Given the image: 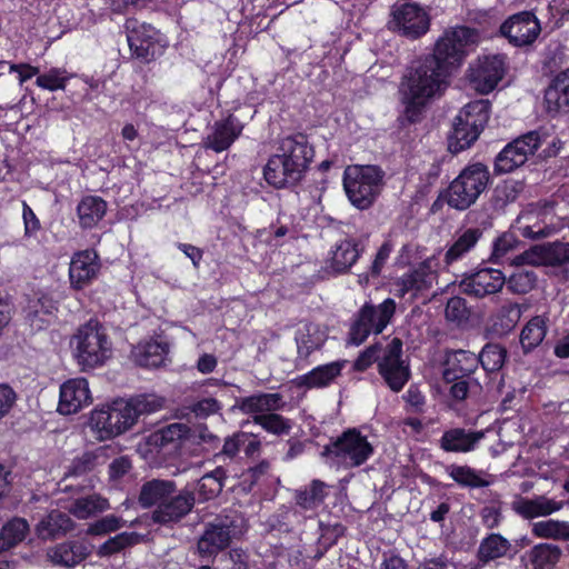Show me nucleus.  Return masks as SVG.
<instances>
[{
    "label": "nucleus",
    "mask_w": 569,
    "mask_h": 569,
    "mask_svg": "<svg viewBox=\"0 0 569 569\" xmlns=\"http://www.w3.org/2000/svg\"><path fill=\"white\" fill-rule=\"evenodd\" d=\"M478 41L479 34L473 29H450L437 41L433 54L408 71L399 88L402 117L408 122H417L426 107L442 94L451 70L461 64L468 49Z\"/></svg>",
    "instance_id": "f257e3e1"
},
{
    "label": "nucleus",
    "mask_w": 569,
    "mask_h": 569,
    "mask_svg": "<svg viewBox=\"0 0 569 569\" xmlns=\"http://www.w3.org/2000/svg\"><path fill=\"white\" fill-rule=\"evenodd\" d=\"M162 406L163 399L156 396L116 400L111 405L93 409L89 416L88 428L97 440H109L131 429L141 416L156 412Z\"/></svg>",
    "instance_id": "f03ea898"
},
{
    "label": "nucleus",
    "mask_w": 569,
    "mask_h": 569,
    "mask_svg": "<svg viewBox=\"0 0 569 569\" xmlns=\"http://www.w3.org/2000/svg\"><path fill=\"white\" fill-rule=\"evenodd\" d=\"M312 157V147L305 136L286 137L279 141L263 168L264 180L279 189L295 186L305 176Z\"/></svg>",
    "instance_id": "7ed1b4c3"
},
{
    "label": "nucleus",
    "mask_w": 569,
    "mask_h": 569,
    "mask_svg": "<svg viewBox=\"0 0 569 569\" xmlns=\"http://www.w3.org/2000/svg\"><path fill=\"white\" fill-rule=\"evenodd\" d=\"M71 355L81 371L102 367L112 356V343L98 322L79 327L70 339Z\"/></svg>",
    "instance_id": "20e7f679"
},
{
    "label": "nucleus",
    "mask_w": 569,
    "mask_h": 569,
    "mask_svg": "<svg viewBox=\"0 0 569 569\" xmlns=\"http://www.w3.org/2000/svg\"><path fill=\"white\" fill-rule=\"evenodd\" d=\"M385 172L376 166H348L343 188L349 201L358 209L369 208L379 196Z\"/></svg>",
    "instance_id": "39448f33"
},
{
    "label": "nucleus",
    "mask_w": 569,
    "mask_h": 569,
    "mask_svg": "<svg viewBox=\"0 0 569 569\" xmlns=\"http://www.w3.org/2000/svg\"><path fill=\"white\" fill-rule=\"evenodd\" d=\"M375 452L372 443L367 436L358 429L351 428L341 433L323 450L328 462L345 469L360 467L366 463Z\"/></svg>",
    "instance_id": "423d86ee"
},
{
    "label": "nucleus",
    "mask_w": 569,
    "mask_h": 569,
    "mask_svg": "<svg viewBox=\"0 0 569 569\" xmlns=\"http://www.w3.org/2000/svg\"><path fill=\"white\" fill-rule=\"evenodd\" d=\"M489 179L490 172L485 164L476 162L467 166L448 188V204L457 210L468 209L487 189Z\"/></svg>",
    "instance_id": "0eeeda50"
},
{
    "label": "nucleus",
    "mask_w": 569,
    "mask_h": 569,
    "mask_svg": "<svg viewBox=\"0 0 569 569\" xmlns=\"http://www.w3.org/2000/svg\"><path fill=\"white\" fill-rule=\"evenodd\" d=\"M126 30L132 54L143 62H149L161 56L168 46L164 36L149 23L128 19Z\"/></svg>",
    "instance_id": "6e6552de"
},
{
    "label": "nucleus",
    "mask_w": 569,
    "mask_h": 569,
    "mask_svg": "<svg viewBox=\"0 0 569 569\" xmlns=\"http://www.w3.org/2000/svg\"><path fill=\"white\" fill-rule=\"evenodd\" d=\"M396 311V302L388 298L378 306L365 305L350 330V341L359 346L370 333H380L389 325Z\"/></svg>",
    "instance_id": "1a4fd4ad"
},
{
    "label": "nucleus",
    "mask_w": 569,
    "mask_h": 569,
    "mask_svg": "<svg viewBox=\"0 0 569 569\" xmlns=\"http://www.w3.org/2000/svg\"><path fill=\"white\" fill-rule=\"evenodd\" d=\"M379 373L387 386L399 392L410 378L409 363L402 355V341L392 338L383 342L382 353L379 358Z\"/></svg>",
    "instance_id": "9d476101"
},
{
    "label": "nucleus",
    "mask_w": 569,
    "mask_h": 569,
    "mask_svg": "<svg viewBox=\"0 0 569 569\" xmlns=\"http://www.w3.org/2000/svg\"><path fill=\"white\" fill-rule=\"evenodd\" d=\"M438 266V260L435 257L423 260L412 270L397 278L392 283L391 291L399 298L408 297V300L413 301L432 287L437 278Z\"/></svg>",
    "instance_id": "9b49d317"
},
{
    "label": "nucleus",
    "mask_w": 569,
    "mask_h": 569,
    "mask_svg": "<svg viewBox=\"0 0 569 569\" xmlns=\"http://www.w3.org/2000/svg\"><path fill=\"white\" fill-rule=\"evenodd\" d=\"M507 69L508 62L505 54H485L470 66L469 79L478 92L489 93L502 80Z\"/></svg>",
    "instance_id": "f8f14e48"
},
{
    "label": "nucleus",
    "mask_w": 569,
    "mask_h": 569,
    "mask_svg": "<svg viewBox=\"0 0 569 569\" xmlns=\"http://www.w3.org/2000/svg\"><path fill=\"white\" fill-rule=\"evenodd\" d=\"M430 19L418 3L396 4L391 11L389 27L409 38H419L429 30Z\"/></svg>",
    "instance_id": "ddd939ff"
},
{
    "label": "nucleus",
    "mask_w": 569,
    "mask_h": 569,
    "mask_svg": "<svg viewBox=\"0 0 569 569\" xmlns=\"http://www.w3.org/2000/svg\"><path fill=\"white\" fill-rule=\"evenodd\" d=\"M541 144L538 132L531 131L507 144L497 156L495 169L498 173H508L522 166L528 157Z\"/></svg>",
    "instance_id": "4468645a"
},
{
    "label": "nucleus",
    "mask_w": 569,
    "mask_h": 569,
    "mask_svg": "<svg viewBox=\"0 0 569 569\" xmlns=\"http://www.w3.org/2000/svg\"><path fill=\"white\" fill-rule=\"evenodd\" d=\"M500 32L516 47L533 43L541 32L537 17L530 11L518 12L509 17L500 27Z\"/></svg>",
    "instance_id": "2eb2a0df"
},
{
    "label": "nucleus",
    "mask_w": 569,
    "mask_h": 569,
    "mask_svg": "<svg viewBox=\"0 0 569 569\" xmlns=\"http://www.w3.org/2000/svg\"><path fill=\"white\" fill-rule=\"evenodd\" d=\"M92 401L88 380L82 377L71 378L60 386L57 411L63 416L76 415Z\"/></svg>",
    "instance_id": "dca6fc26"
},
{
    "label": "nucleus",
    "mask_w": 569,
    "mask_h": 569,
    "mask_svg": "<svg viewBox=\"0 0 569 569\" xmlns=\"http://www.w3.org/2000/svg\"><path fill=\"white\" fill-rule=\"evenodd\" d=\"M237 535L233 522L228 517H220L207 526L198 541V552L202 558H210L226 548Z\"/></svg>",
    "instance_id": "f3484780"
},
{
    "label": "nucleus",
    "mask_w": 569,
    "mask_h": 569,
    "mask_svg": "<svg viewBox=\"0 0 569 569\" xmlns=\"http://www.w3.org/2000/svg\"><path fill=\"white\" fill-rule=\"evenodd\" d=\"M506 283V277L499 269L482 268L466 276L461 282V291L476 298L499 292Z\"/></svg>",
    "instance_id": "a211bd4d"
},
{
    "label": "nucleus",
    "mask_w": 569,
    "mask_h": 569,
    "mask_svg": "<svg viewBox=\"0 0 569 569\" xmlns=\"http://www.w3.org/2000/svg\"><path fill=\"white\" fill-rule=\"evenodd\" d=\"M99 257L93 250L76 252L69 266V280L72 289L81 290L89 286L99 274Z\"/></svg>",
    "instance_id": "6ab92c4d"
},
{
    "label": "nucleus",
    "mask_w": 569,
    "mask_h": 569,
    "mask_svg": "<svg viewBox=\"0 0 569 569\" xmlns=\"http://www.w3.org/2000/svg\"><path fill=\"white\" fill-rule=\"evenodd\" d=\"M517 264H562L569 262V243L552 242L531 247L515 260Z\"/></svg>",
    "instance_id": "aec40b11"
},
{
    "label": "nucleus",
    "mask_w": 569,
    "mask_h": 569,
    "mask_svg": "<svg viewBox=\"0 0 569 569\" xmlns=\"http://www.w3.org/2000/svg\"><path fill=\"white\" fill-rule=\"evenodd\" d=\"M166 500L153 510L152 520L154 522L162 525L177 522L191 510L194 503V497L190 492L177 493L176 489Z\"/></svg>",
    "instance_id": "412c9836"
},
{
    "label": "nucleus",
    "mask_w": 569,
    "mask_h": 569,
    "mask_svg": "<svg viewBox=\"0 0 569 569\" xmlns=\"http://www.w3.org/2000/svg\"><path fill=\"white\" fill-rule=\"evenodd\" d=\"M242 129V123L233 116L216 121L211 132L204 139V147L216 152H222L238 139Z\"/></svg>",
    "instance_id": "4be33fe9"
},
{
    "label": "nucleus",
    "mask_w": 569,
    "mask_h": 569,
    "mask_svg": "<svg viewBox=\"0 0 569 569\" xmlns=\"http://www.w3.org/2000/svg\"><path fill=\"white\" fill-rule=\"evenodd\" d=\"M169 353V345L162 339H148L133 347V361L144 368H158L164 365Z\"/></svg>",
    "instance_id": "5701e85b"
},
{
    "label": "nucleus",
    "mask_w": 569,
    "mask_h": 569,
    "mask_svg": "<svg viewBox=\"0 0 569 569\" xmlns=\"http://www.w3.org/2000/svg\"><path fill=\"white\" fill-rule=\"evenodd\" d=\"M363 248L355 238H346L338 241L329 253V268L337 273H345L359 259Z\"/></svg>",
    "instance_id": "b1692460"
},
{
    "label": "nucleus",
    "mask_w": 569,
    "mask_h": 569,
    "mask_svg": "<svg viewBox=\"0 0 569 569\" xmlns=\"http://www.w3.org/2000/svg\"><path fill=\"white\" fill-rule=\"evenodd\" d=\"M563 503L546 496L533 498L517 497L512 501V510L525 519L547 517L559 511Z\"/></svg>",
    "instance_id": "393cba45"
},
{
    "label": "nucleus",
    "mask_w": 569,
    "mask_h": 569,
    "mask_svg": "<svg viewBox=\"0 0 569 569\" xmlns=\"http://www.w3.org/2000/svg\"><path fill=\"white\" fill-rule=\"evenodd\" d=\"M483 437V431H467L462 428H453L442 435L440 447L448 452H470L476 449Z\"/></svg>",
    "instance_id": "a878e982"
},
{
    "label": "nucleus",
    "mask_w": 569,
    "mask_h": 569,
    "mask_svg": "<svg viewBox=\"0 0 569 569\" xmlns=\"http://www.w3.org/2000/svg\"><path fill=\"white\" fill-rule=\"evenodd\" d=\"M489 102L476 100L465 106L457 117L459 121L472 128L469 133V141H476L489 119Z\"/></svg>",
    "instance_id": "bb28decb"
},
{
    "label": "nucleus",
    "mask_w": 569,
    "mask_h": 569,
    "mask_svg": "<svg viewBox=\"0 0 569 569\" xmlns=\"http://www.w3.org/2000/svg\"><path fill=\"white\" fill-rule=\"evenodd\" d=\"M74 523L71 518L59 511L51 510L36 526V533L40 539H56L72 530Z\"/></svg>",
    "instance_id": "cd10ccee"
},
{
    "label": "nucleus",
    "mask_w": 569,
    "mask_h": 569,
    "mask_svg": "<svg viewBox=\"0 0 569 569\" xmlns=\"http://www.w3.org/2000/svg\"><path fill=\"white\" fill-rule=\"evenodd\" d=\"M545 101L549 112H561L569 109V68L553 79L546 90Z\"/></svg>",
    "instance_id": "c85d7f7f"
},
{
    "label": "nucleus",
    "mask_w": 569,
    "mask_h": 569,
    "mask_svg": "<svg viewBox=\"0 0 569 569\" xmlns=\"http://www.w3.org/2000/svg\"><path fill=\"white\" fill-rule=\"evenodd\" d=\"M478 367V357L469 351L458 350L451 353L446 362L443 378L448 382L471 375Z\"/></svg>",
    "instance_id": "c756f323"
},
{
    "label": "nucleus",
    "mask_w": 569,
    "mask_h": 569,
    "mask_svg": "<svg viewBox=\"0 0 569 569\" xmlns=\"http://www.w3.org/2000/svg\"><path fill=\"white\" fill-rule=\"evenodd\" d=\"M327 339V332L316 323H303L296 332L297 350L300 358H307L319 349Z\"/></svg>",
    "instance_id": "7c9ffc66"
},
{
    "label": "nucleus",
    "mask_w": 569,
    "mask_h": 569,
    "mask_svg": "<svg viewBox=\"0 0 569 569\" xmlns=\"http://www.w3.org/2000/svg\"><path fill=\"white\" fill-rule=\"evenodd\" d=\"M88 556V549L80 542H66L48 550V558L53 566L74 567Z\"/></svg>",
    "instance_id": "2f4dec72"
},
{
    "label": "nucleus",
    "mask_w": 569,
    "mask_h": 569,
    "mask_svg": "<svg viewBox=\"0 0 569 569\" xmlns=\"http://www.w3.org/2000/svg\"><path fill=\"white\" fill-rule=\"evenodd\" d=\"M107 202L97 196H87L77 207V213L82 228H93L104 217Z\"/></svg>",
    "instance_id": "473e14b6"
},
{
    "label": "nucleus",
    "mask_w": 569,
    "mask_h": 569,
    "mask_svg": "<svg viewBox=\"0 0 569 569\" xmlns=\"http://www.w3.org/2000/svg\"><path fill=\"white\" fill-rule=\"evenodd\" d=\"M345 362L335 361L319 366L310 372L298 378L300 386L308 388H322L331 383L341 372Z\"/></svg>",
    "instance_id": "72a5a7b5"
},
{
    "label": "nucleus",
    "mask_w": 569,
    "mask_h": 569,
    "mask_svg": "<svg viewBox=\"0 0 569 569\" xmlns=\"http://www.w3.org/2000/svg\"><path fill=\"white\" fill-rule=\"evenodd\" d=\"M56 310V302L48 296H41L29 302L27 318L32 328L41 330L51 322Z\"/></svg>",
    "instance_id": "f704fd0d"
},
{
    "label": "nucleus",
    "mask_w": 569,
    "mask_h": 569,
    "mask_svg": "<svg viewBox=\"0 0 569 569\" xmlns=\"http://www.w3.org/2000/svg\"><path fill=\"white\" fill-rule=\"evenodd\" d=\"M326 488L327 486L322 481L313 480L309 488L297 492V506L306 513L305 517H312L322 505L327 496Z\"/></svg>",
    "instance_id": "c9c22d12"
},
{
    "label": "nucleus",
    "mask_w": 569,
    "mask_h": 569,
    "mask_svg": "<svg viewBox=\"0 0 569 569\" xmlns=\"http://www.w3.org/2000/svg\"><path fill=\"white\" fill-rule=\"evenodd\" d=\"M280 397L277 393H260L243 398L239 403V409L248 415H268L279 409Z\"/></svg>",
    "instance_id": "e433bc0d"
},
{
    "label": "nucleus",
    "mask_w": 569,
    "mask_h": 569,
    "mask_svg": "<svg viewBox=\"0 0 569 569\" xmlns=\"http://www.w3.org/2000/svg\"><path fill=\"white\" fill-rule=\"evenodd\" d=\"M174 485L166 480H152L143 485L139 501L148 508L154 506L156 508L167 501L166 499L173 493Z\"/></svg>",
    "instance_id": "4c0bfd02"
},
{
    "label": "nucleus",
    "mask_w": 569,
    "mask_h": 569,
    "mask_svg": "<svg viewBox=\"0 0 569 569\" xmlns=\"http://www.w3.org/2000/svg\"><path fill=\"white\" fill-rule=\"evenodd\" d=\"M446 471L452 480L463 487L481 488L491 483L486 472L477 471L469 466L450 465Z\"/></svg>",
    "instance_id": "58836bf2"
},
{
    "label": "nucleus",
    "mask_w": 569,
    "mask_h": 569,
    "mask_svg": "<svg viewBox=\"0 0 569 569\" xmlns=\"http://www.w3.org/2000/svg\"><path fill=\"white\" fill-rule=\"evenodd\" d=\"M547 325L548 318L545 316H536L527 322L520 335V343L526 352L531 351L543 341Z\"/></svg>",
    "instance_id": "ea45409f"
},
{
    "label": "nucleus",
    "mask_w": 569,
    "mask_h": 569,
    "mask_svg": "<svg viewBox=\"0 0 569 569\" xmlns=\"http://www.w3.org/2000/svg\"><path fill=\"white\" fill-rule=\"evenodd\" d=\"M29 523L23 518H12L3 525L0 532V552L8 550L26 539Z\"/></svg>",
    "instance_id": "a19ab883"
},
{
    "label": "nucleus",
    "mask_w": 569,
    "mask_h": 569,
    "mask_svg": "<svg viewBox=\"0 0 569 569\" xmlns=\"http://www.w3.org/2000/svg\"><path fill=\"white\" fill-rule=\"evenodd\" d=\"M71 515L78 519H87L97 512L109 509V502L99 495H92L86 498H79L64 507Z\"/></svg>",
    "instance_id": "79ce46f5"
},
{
    "label": "nucleus",
    "mask_w": 569,
    "mask_h": 569,
    "mask_svg": "<svg viewBox=\"0 0 569 569\" xmlns=\"http://www.w3.org/2000/svg\"><path fill=\"white\" fill-rule=\"evenodd\" d=\"M481 232L478 229H468L460 234L445 254L447 264H451L465 257L478 242Z\"/></svg>",
    "instance_id": "37998d69"
},
{
    "label": "nucleus",
    "mask_w": 569,
    "mask_h": 569,
    "mask_svg": "<svg viewBox=\"0 0 569 569\" xmlns=\"http://www.w3.org/2000/svg\"><path fill=\"white\" fill-rule=\"evenodd\" d=\"M531 532L538 538L569 540V522L559 520H542L532 523Z\"/></svg>",
    "instance_id": "c03bdc74"
},
{
    "label": "nucleus",
    "mask_w": 569,
    "mask_h": 569,
    "mask_svg": "<svg viewBox=\"0 0 569 569\" xmlns=\"http://www.w3.org/2000/svg\"><path fill=\"white\" fill-rule=\"evenodd\" d=\"M189 427L181 422L170 423L151 436L152 442L160 447L173 445L177 447L189 435Z\"/></svg>",
    "instance_id": "a18cd8bd"
},
{
    "label": "nucleus",
    "mask_w": 569,
    "mask_h": 569,
    "mask_svg": "<svg viewBox=\"0 0 569 569\" xmlns=\"http://www.w3.org/2000/svg\"><path fill=\"white\" fill-rule=\"evenodd\" d=\"M510 543L500 535L492 533L482 540L479 547V559L485 563L503 557L509 550Z\"/></svg>",
    "instance_id": "49530a36"
},
{
    "label": "nucleus",
    "mask_w": 569,
    "mask_h": 569,
    "mask_svg": "<svg viewBox=\"0 0 569 569\" xmlns=\"http://www.w3.org/2000/svg\"><path fill=\"white\" fill-rule=\"evenodd\" d=\"M224 470L216 468L213 471L201 477L197 485V493L201 500H210L214 498L222 489V479Z\"/></svg>",
    "instance_id": "de8ad7c7"
},
{
    "label": "nucleus",
    "mask_w": 569,
    "mask_h": 569,
    "mask_svg": "<svg viewBox=\"0 0 569 569\" xmlns=\"http://www.w3.org/2000/svg\"><path fill=\"white\" fill-rule=\"evenodd\" d=\"M560 557V550L557 546L540 543L533 547L529 552V558L535 569L555 566Z\"/></svg>",
    "instance_id": "09e8293b"
},
{
    "label": "nucleus",
    "mask_w": 569,
    "mask_h": 569,
    "mask_svg": "<svg viewBox=\"0 0 569 569\" xmlns=\"http://www.w3.org/2000/svg\"><path fill=\"white\" fill-rule=\"evenodd\" d=\"M71 78L72 74L66 69L51 68L47 72L37 77L36 84L39 88L49 91L63 90Z\"/></svg>",
    "instance_id": "8fccbe9b"
},
{
    "label": "nucleus",
    "mask_w": 569,
    "mask_h": 569,
    "mask_svg": "<svg viewBox=\"0 0 569 569\" xmlns=\"http://www.w3.org/2000/svg\"><path fill=\"white\" fill-rule=\"evenodd\" d=\"M539 216V212L533 209L523 211L518 217L517 230L526 238L546 237L548 232H546L545 227L537 222Z\"/></svg>",
    "instance_id": "3c124183"
},
{
    "label": "nucleus",
    "mask_w": 569,
    "mask_h": 569,
    "mask_svg": "<svg viewBox=\"0 0 569 569\" xmlns=\"http://www.w3.org/2000/svg\"><path fill=\"white\" fill-rule=\"evenodd\" d=\"M522 315L520 305L508 303L502 306L497 313L495 327L500 333H507L519 322Z\"/></svg>",
    "instance_id": "603ef678"
},
{
    "label": "nucleus",
    "mask_w": 569,
    "mask_h": 569,
    "mask_svg": "<svg viewBox=\"0 0 569 569\" xmlns=\"http://www.w3.org/2000/svg\"><path fill=\"white\" fill-rule=\"evenodd\" d=\"M506 360V350L499 346L489 343L486 345L478 357V363L480 362L485 370L497 371L499 370Z\"/></svg>",
    "instance_id": "864d4df0"
},
{
    "label": "nucleus",
    "mask_w": 569,
    "mask_h": 569,
    "mask_svg": "<svg viewBox=\"0 0 569 569\" xmlns=\"http://www.w3.org/2000/svg\"><path fill=\"white\" fill-rule=\"evenodd\" d=\"M537 277L532 270L521 269L513 272L506 283L508 289L517 295H523L531 291L536 284Z\"/></svg>",
    "instance_id": "5fc2aeb1"
},
{
    "label": "nucleus",
    "mask_w": 569,
    "mask_h": 569,
    "mask_svg": "<svg viewBox=\"0 0 569 569\" xmlns=\"http://www.w3.org/2000/svg\"><path fill=\"white\" fill-rule=\"evenodd\" d=\"M253 421L269 433L277 436L288 435L291 430L290 421L273 412L268 415H258L254 417Z\"/></svg>",
    "instance_id": "6e6d98bb"
},
{
    "label": "nucleus",
    "mask_w": 569,
    "mask_h": 569,
    "mask_svg": "<svg viewBox=\"0 0 569 569\" xmlns=\"http://www.w3.org/2000/svg\"><path fill=\"white\" fill-rule=\"evenodd\" d=\"M517 246L518 240L513 233L501 234L493 242L490 260L495 263L503 261L510 252L516 250Z\"/></svg>",
    "instance_id": "4d7b16f0"
},
{
    "label": "nucleus",
    "mask_w": 569,
    "mask_h": 569,
    "mask_svg": "<svg viewBox=\"0 0 569 569\" xmlns=\"http://www.w3.org/2000/svg\"><path fill=\"white\" fill-rule=\"evenodd\" d=\"M140 537L134 532H122L107 540L100 548V556H110L122 550L127 546L134 545Z\"/></svg>",
    "instance_id": "13d9d810"
},
{
    "label": "nucleus",
    "mask_w": 569,
    "mask_h": 569,
    "mask_svg": "<svg viewBox=\"0 0 569 569\" xmlns=\"http://www.w3.org/2000/svg\"><path fill=\"white\" fill-rule=\"evenodd\" d=\"M472 130L468 124L459 121V118H455L453 122V131L450 137V149L455 152L461 151L466 148H469L475 141H469V133Z\"/></svg>",
    "instance_id": "bf43d9fd"
},
{
    "label": "nucleus",
    "mask_w": 569,
    "mask_h": 569,
    "mask_svg": "<svg viewBox=\"0 0 569 569\" xmlns=\"http://www.w3.org/2000/svg\"><path fill=\"white\" fill-rule=\"evenodd\" d=\"M91 468V460L89 457H82L72 462L70 469L64 473L61 482L59 483V488L61 491L70 490L73 485L67 483V481L71 478H79L86 475Z\"/></svg>",
    "instance_id": "052dcab7"
},
{
    "label": "nucleus",
    "mask_w": 569,
    "mask_h": 569,
    "mask_svg": "<svg viewBox=\"0 0 569 569\" xmlns=\"http://www.w3.org/2000/svg\"><path fill=\"white\" fill-rule=\"evenodd\" d=\"M221 409V403L212 397L199 399L190 407L191 412L194 413L197 418L201 419L216 415L220 412Z\"/></svg>",
    "instance_id": "680f3d73"
},
{
    "label": "nucleus",
    "mask_w": 569,
    "mask_h": 569,
    "mask_svg": "<svg viewBox=\"0 0 569 569\" xmlns=\"http://www.w3.org/2000/svg\"><path fill=\"white\" fill-rule=\"evenodd\" d=\"M122 520L119 517L116 516H106L101 518L100 520L96 521L94 523H91L88 528V532L90 535H106L111 531H116L121 528Z\"/></svg>",
    "instance_id": "e2e57ef3"
},
{
    "label": "nucleus",
    "mask_w": 569,
    "mask_h": 569,
    "mask_svg": "<svg viewBox=\"0 0 569 569\" xmlns=\"http://www.w3.org/2000/svg\"><path fill=\"white\" fill-rule=\"evenodd\" d=\"M446 318L450 321L460 322L468 316V309L465 299L452 297L446 306Z\"/></svg>",
    "instance_id": "0e129e2a"
},
{
    "label": "nucleus",
    "mask_w": 569,
    "mask_h": 569,
    "mask_svg": "<svg viewBox=\"0 0 569 569\" xmlns=\"http://www.w3.org/2000/svg\"><path fill=\"white\" fill-rule=\"evenodd\" d=\"M383 343H377L366 349L356 360L355 367L357 370L363 371L369 368L373 362L379 365V358L382 353Z\"/></svg>",
    "instance_id": "69168bd1"
},
{
    "label": "nucleus",
    "mask_w": 569,
    "mask_h": 569,
    "mask_svg": "<svg viewBox=\"0 0 569 569\" xmlns=\"http://www.w3.org/2000/svg\"><path fill=\"white\" fill-rule=\"evenodd\" d=\"M22 219L24 224V236L33 237L40 230V221L27 202H22Z\"/></svg>",
    "instance_id": "338daca9"
},
{
    "label": "nucleus",
    "mask_w": 569,
    "mask_h": 569,
    "mask_svg": "<svg viewBox=\"0 0 569 569\" xmlns=\"http://www.w3.org/2000/svg\"><path fill=\"white\" fill-rule=\"evenodd\" d=\"M16 392L7 385H0V419L6 417L16 402Z\"/></svg>",
    "instance_id": "774afa93"
}]
</instances>
